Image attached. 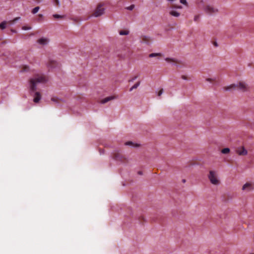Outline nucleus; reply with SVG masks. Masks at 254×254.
<instances>
[{
	"mask_svg": "<svg viewBox=\"0 0 254 254\" xmlns=\"http://www.w3.org/2000/svg\"><path fill=\"white\" fill-rule=\"evenodd\" d=\"M125 145H128V146H135L134 144V143H133L131 141L126 142L125 143Z\"/></svg>",
	"mask_w": 254,
	"mask_h": 254,
	"instance_id": "obj_23",
	"label": "nucleus"
},
{
	"mask_svg": "<svg viewBox=\"0 0 254 254\" xmlns=\"http://www.w3.org/2000/svg\"><path fill=\"white\" fill-rule=\"evenodd\" d=\"M53 16L55 19H62V18H64V16H62V15H59L58 14H54L53 15Z\"/></svg>",
	"mask_w": 254,
	"mask_h": 254,
	"instance_id": "obj_20",
	"label": "nucleus"
},
{
	"mask_svg": "<svg viewBox=\"0 0 254 254\" xmlns=\"http://www.w3.org/2000/svg\"><path fill=\"white\" fill-rule=\"evenodd\" d=\"M39 16L40 17H41L42 18L43 17V14H39Z\"/></svg>",
	"mask_w": 254,
	"mask_h": 254,
	"instance_id": "obj_37",
	"label": "nucleus"
},
{
	"mask_svg": "<svg viewBox=\"0 0 254 254\" xmlns=\"http://www.w3.org/2000/svg\"><path fill=\"white\" fill-rule=\"evenodd\" d=\"M100 154H103L104 153V151L100 150Z\"/></svg>",
	"mask_w": 254,
	"mask_h": 254,
	"instance_id": "obj_38",
	"label": "nucleus"
},
{
	"mask_svg": "<svg viewBox=\"0 0 254 254\" xmlns=\"http://www.w3.org/2000/svg\"><path fill=\"white\" fill-rule=\"evenodd\" d=\"M56 62L54 61L50 62V63L47 64V66L50 68H53L55 67V64H56Z\"/></svg>",
	"mask_w": 254,
	"mask_h": 254,
	"instance_id": "obj_14",
	"label": "nucleus"
},
{
	"mask_svg": "<svg viewBox=\"0 0 254 254\" xmlns=\"http://www.w3.org/2000/svg\"><path fill=\"white\" fill-rule=\"evenodd\" d=\"M114 99H115V97H113V96L107 97L103 99V100H102L101 101V103L102 104H105V103L108 102V101H110L111 100H113Z\"/></svg>",
	"mask_w": 254,
	"mask_h": 254,
	"instance_id": "obj_12",
	"label": "nucleus"
},
{
	"mask_svg": "<svg viewBox=\"0 0 254 254\" xmlns=\"http://www.w3.org/2000/svg\"><path fill=\"white\" fill-rule=\"evenodd\" d=\"M39 9H40V7L39 6L35 7L32 10V14H35L37 13Z\"/></svg>",
	"mask_w": 254,
	"mask_h": 254,
	"instance_id": "obj_19",
	"label": "nucleus"
},
{
	"mask_svg": "<svg viewBox=\"0 0 254 254\" xmlns=\"http://www.w3.org/2000/svg\"><path fill=\"white\" fill-rule=\"evenodd\" d=\"M138 174L139 175H142V172H141V171H138Z\"/></svg>",
	"mask_w": 254,
	"mask_h": 254,
	"instance_id": "obj_36",
	"label": "nucleus"
},
{
	"mask_svg": "<svg viewBox=\"0 0 254 254\" xmlns=\"http://www.w3.org/2000/svg\"><path fill=\"white\" fill-rule=\"evenodd\" d=\"M223 89L225 91H232L236 90L235 83L223 87Z\"/></svg>",
	"mask_w": 254,
	"mask_h": 254,
	"instance_id": "obj_6",
	"label": "nucleus"
},
{
	"mask_svg": "<svg viewBox=\"0 0 254 254\" xmlns=\"http://www.w3.org/2000/svg\"><path fill=\"white\" fill-rule=\"evenodd\" d=\"M253 189L252 184L250 183H246L242 187L243 190H247L248 191H250Z\"/></svg>",
	"mask_w": 254,
	"mask_h": 254,
	"instance_id": "obj_10",
	"label": "nucleus"
},
{
	"mask_svg": "<svg viewBox=\"0 0 254 254\" xmlns=\"http://www.w3.org/2000/svg\"><path fill=\"white\" fill-rule=\"evenodd\" d=\"M115 159L117 161H120L121 162H123L124 160L126 159L125 157L119 154H116L115 156Z\"/></svg>",
	"mask_w": 254,
	"mask_h": 254,
	"instance_id": "obj_11",
	"label": "nucleus"
},
{
	"mask_svg": "<svg viewBox=\"0 0 254 254\" xmlns=\"http://www.w3.org/2000/svg\"><path fill=\"white\" fill-rule=\"evenodd\" d=\"M102 4H99L95 10L92 16L97 17L104 14L105 8L103 7Z\"/></svg>",
	"mask_w": 254,
	"mask_h": 254,
	"instance_id": "obj_5",
	"label": "nucleus"
},
{
	"mask_svg": "<svg viewBox=\"0 0 254 254\" xmlns=\"http://www.w3.org/2000/svg\"><path fill=\"white\" fill-rule=\"evenodd\" d=\"M207 177L212 185L219 186L220 184V181L216 171L213 170L209 171Z\"/></svg>",
	"mask_w": 254,
	"mask_h": 254,
	"instance_id": "obj_2",
	"label": "nucleus"
},
{
	"mask_svg": "<svg viewBox=\"0 0 254 254\" xmlns=\"http://www.w3.org/2000/svg\"><path fill=\"white\" fill-rule=\"evenodd\" d=\"M169 14L176 17L180 16V13L176 10V7H172L169 11Z\"/></svg>",
	"mask_w": 254,
	"mask_h": 254,
	"instance_id": "obj_7",
	"label": "nucleus"
},
{
	"mask_svg": "<svg viewBox=\"0 0 254 254\" xmlns=\"http://www.w3.org/2000/svg\"><path fill=\"white\" fill-rule=\"evenodd\" d=\"M176 8H180V9H181L182 8V6H177V7H175Z\"/></svg>",
	"mask_w": 254,
	"mask_h": 254,
	"instance_id": "obj_35",
	"label": "nucleus"
},
{
	"mask_svg": "<svg viewBox=\"0 0 254 254\" xmlns=\"http://www.w3.org/2000/svg\"><path fill=\"white\" fill-rule=\"evenodd\" d=\"M135 6L134 4H131L129 6L127 7L126 8L129 10H132L134 9Z\"/></svg>",
	"mask_w": 254,
	"mask_h": 254,
	"instance_id": "obj_25",
	"label": "nucleus"
},
{
	"mask_svg": "<svg viewBox=\"0 0 254 254\" xmlns=\"http://www.w3.org/2000/svg\"><path fill=\"white\" fill-rule=\"evenodd\" d=\"M22 29L24 30H28L31 29V27L23 26Z\"/></svg>",
	"mask_w": 254,
	"mask_h": 254,
	"instance_id": "obj_28",
	"label": "nucleus"
},
{
	"mask_svg": "<svg viewBox=\"0 0 254 254\" xmlns=\"http://www.w3.org/2000/svg\"><path fill=\"white\" fill-rule=\"evenodd\" d=\"M49 42V39L47 38H41L37 40V43L41 45H46Z\"/></svg>",
	"mask_w": 254,
	"mask_h": 254,
	"instance_id": "obj_8",
	"label": "nucleus"
},
{
	"mask_svg": "<svg viewBox=\"0 0 254 254\" xmlns=\"http://www.w3.org/2000/svg\"><path fill=\"white\" fill-rule=\"evenodd\" d=\"M129 34V31L127 30H122L119 32L120 35H127Z\"/></svg>",
	"mask_w": 254,
	"mask_h": 254,
	"instance_id": "obj_18",
	"label": "nucleus"
},
{
	"mask_svg": "<svg viewBox=\"0 0 254 254\" xmlns=\"http://www.w3.org/2000/svg\"><path fill=\"white\" fill-rule=\"evenodd\" d=\"M203 11L206 14L211 15L217 14L219 9L212 4H207L204 6Z\"/></svg>",
	"mask_w": 254,
	"mask_h": 254,
	"instance_id": "obj_3",
	"label": "nucleus"
},
{
	"mask_svg": "<svg viewBox=\"0 0 254 254\" xmlns=\"http://www.w3.org/2000/svg\"><path fill=\"white\" fill-rule=\"evenodd\" d=\"M236 90H239L242 92H247L249 90V87L247 84L245 82H238L235 83Z\"/></svg>",
	"mask_w": 254,
	"mask_h": 254,
	"instance_id": "obj_4",
	"label": "nucleus"
},
{
	"mask_svg": "<svg viewBox=\"0 0 254 254\" xmlns=\"http://www.w3.org/2000/svg\"><path fill=\"white\" fill-rule=\"evenodd\" d=\"M205 80L208 82H211L213 80V79L210 78H206Z\"/></svg>",
	"mask_w": 254,
	"mask_h": 254,
	"instance_id": "obj_30",
	"label": "nucleus"
},
{
	"mask_svg": "<svg viewBox=\"0 0 254 254\" xmlns=\"http://www.w3.org/2000/svg\"><path fill=\"white\" fill-rule=\"evenodd\" d=\"M52 101H53V102H55L56 103L58 104V102H57V101L56 99H54V98H52Z\"/></svg>",
	"mask_w": 254,
	"mask_h": 254,
	"instance_id": "obj_32",
	"label": "nucleus"
},
{
	"mask_svg": "<svg viewBox=\"0 0 254 254\" xmlns=\"http://www.w3.org/2000/svg\"><path fill=\"white\" fill-rule=\"evenodd\" d=\"M56 6H59L60 5V2L59 0H52Z\"/></svg>",
	"mask_w": 254,
	"mask_h": 254,
	"instance_id": "obj_24",
	"label": "nucleus"
},
{
	"mask_svg": "<svg viewBox=\"0 0 254 254\" xmlns=\"http://www.w3.org/2000/svg\"><path fill=\"white\" fill-rule=\"evenodd\" d=\"M136 78V77H135L132 80H131V81H133L134 80H135Z\"/></svg>",
	"mask_w": 254,
	"mask_h": 254,
	"instance_id": "obj_40",
	"label": "nucleus"
},
{
	"mask_svg": "<svg viewBox=\"0 0 254 254\" xmlns=\"http://www.w3.org/2000/svg\"><path fill=\"white\" fill-rule=\"evenodd\" d=\"M182 78L184 79H187L186 77H185V76H183Z\"/></svg>",
	"mask_w": 254,
	"mask_h": 254,
	"instance_id": "obj_39",
	"label": "nucleus"
},
{
	"mask_svg": "<svg viewBox=\"0 0 254 254\" xmlns=\"http://www.w3.org/2000/svg\"><path fill=\"white\" fill-rule=\"evenodd\" d=\"M160 55H161L160 53H151V54H149V57L153 58V57H155L156 56H159Z\"/></svg>",
	"mask_w": 254,
	"mask_h": 254,
	"instance_id": "obj_22",
	"label": "nucleus"
},
{
	"mask_svg": "<svg viewBox=\"0 0 254 254\" xmlns=\"http://www.w3.org/2000/svg\"><path fill=\"white\" fill-rule=\"evenodd\" d=\"M164 90L163 89H161L157 93V95L158 96H160L163 93Z\"/></svg>",
	"mask_w": 254,
	"mask_h": 254,
	"instance_id": "obj_27",
	"label": "nucleus"
},
{
	"mask_svg": "<svg viewBox=\"0 0 254 254\" xmlns=\"http://www.w3.org/2000/svg\"><path fill=\"white\" fill-rule=\"evenodd\" d=\"M214 45L215 46V47H218V45L217 44V42H214Z\"/></svg>",
	"mask_w": 254,
	"mask_h": 254,
	"instance_id": "obj_34",
	"label": "nucleus"
},
{
	"mask_svg": "<svg viewBox=\"0 0 254 254\" xmlns=\"http://www.w3.org/2000/svg\"><path fill=\"white\" fill-rule=\"evenodd\" d=\"M165 61H166L167 62H168L169 63H171V62H173V63H178V61L176 60V59L169 58H166Z\"/></svg>",
	"mask_w": 254,
	"mask_h": 254,
	"instance_id": "obj_16",
	"label": "nucleus"
},
{
	"mask_svg": "<svg viewBox=\"0 0 254 254\" xmlns=\"http://www.w3.org/2000/svg\"><path fill=\"white\" fill-rule=\"evenodd\" d=\"M180 2L184 4H186L187 3L186 0H180Z\"/></svg>",
	"mask_w": 254,
	"mask_h": 254,
	"instance_id": "obj_29",
	"label": "nucleus"
},
{
	"mask_svg": "<svg viewBox=\"0 0 254 254\" xmlns=\"http://www.w3.org/2000/svg\"><path fill=\"white\" fill-rule=\"evenodd\" d=\"M20 17H16V18H15L13 20V22H15V21H16L18 20L19 19H20Z\"/></svg>",
	"mask_w": 254,
	"mask_h": 254,
	"instance_id": "obj_31",
	"label": "nucleus"
},
{
	"mask_svg": "<svg viewBox=\"0 0 254 254\" xmlns=\"http://www.w3.org/2000/svg\"><path fill=\"white\" fill-rule=\"evenodd\" d=\"M230 152V149L229 148H225L221 150V152L223 154H227Z\"/></svg>",
	"mask_w": 254,
	"mask_h": 254,
	"instance_id": "obj_21",
	"label": "nucleus"
},
{
	"mask_svg": "<svg viewBox=\"0 0 254 254\" xmlns=\"http://www.w3.org/2000/svg\"><path fill=\"white\" fill-rule=\"evenodd\" d=\"M46 82L45 77L42 75L36 74L29 78L28 81V88L30 93H34L33 96L34 102L37 103L41 99V95L39 92H35L37 86L39 83H44Z\"/></svg>",
	"mask_w": 254,
	"mask_h": 254,
	"instance_id": "obj_1",
	"label": "nucleus"
},
{
	"mask_svg": "<svg viewBox=\"0 0 254 254\" xmlns=\"http://www.w3.org/2000/svg\"><path fill=\"white\" fill-rule=\"evenodd\" d=\"M6 22L5 21H2L0 23V28L1 29H4L6 28Z\"/></svg>",
	"mask_w": 254,
	"mask_h": 254,
	"instance_id": "obj_17",
	"label": "nucleus"
},
{
	"mask_svg": "<svg viewBox=\"0 0 254 254\" xmlns=\"http://www.w3.org/2000/svg\"><path fill=\"white\" fill-rule=\"evenodd\" d=\"M150 37L146 36H143L141 37V42L148 43L149 41Z\"/></svg>",
	"mask_w": 254,
	"mask_h": 254,
	"instance_id": "obj_13",
	"label": "nucleus"
},
{
	"mask_svg": "<svg viewBox=\"0 0 254 254\" xmlns=\"http://www.w3.org/2000/svg\"><path fill=\"white\" fill-rule=\"evenodd\" d=\"M37 3H40L43 1V0H35Z\"/></svg>",
	"mask_w": 254,
	"mask_h": 254,
	"instance_id": "obj_33",
	"label": "nucleus"
},
{
	"mask_svg": "<svg viewBox=\"0 0 254 254\" xmlns=\"http://www.w3.org/2000/svg\"><path fill=\"white\" fill-rule=\"evenodd\" d=\"M237 153L239 155H246L248 154V151L244 147H242L238 148L237 151Z\"/></svg>",
	"mask_w": 254,
	"mask_h": 254,
	"instance_id": "obj_9",
	"label": "nucleus"
},
{
	"mask_svg": "<svg viewBox=\"0 0 254 254\" xmlns=\"http://www.w3.org/2000/svg\"><path fill=\"white\" fill-rule=\"evenodd\" d=\"M140 82L138 81L137 83L134 84L130 89L129 91H132L133 89L137 88L140 85Z\"/></svg>",
	"mask_w": 254,
	"mask_h": 254,
	"instance_id": "obj_15",
	"label": "nucleus"
},
{
	"mask_svg": "<svg viewBox=\"0 0 254 254\" xmlns=\"http://www.w3.org/2000/svg\"><path fill=\"white\" fill-rule=\"evenodd\" d=\"M200 19V16L199 15H196L194 16V21H198Z\"/></svg>",
	"mask_w": 254,
	"mask_h": 254,
	"instance_id": "obj_26",
	"label": "nucleus"
}]
</instances>
